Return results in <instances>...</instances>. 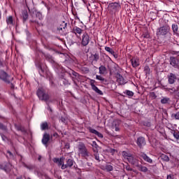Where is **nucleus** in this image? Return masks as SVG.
Listing matches in <instances>:
<instances>
[{
    "instance_id": "obj_1",
    "label": "nucleus",
    "mask_w": 179,
    "mask_h": 179,
    "mask_svg": "<svg viewBox=\"0 0 179 179\" xmlns=\"http://www.w3.org/2000/svg\"><path fill=\"white\" fill-rule=\"evenodd\" d=\"M78 155L82 156L83 157H86L89 156V152L87 151V148H86V145L83 143H79L78 145Z\"/></svg>"
},
{
    "instance_id": "obj_2",
    "label": "nucleus",
    "mask_w": 179,
    "mask_h": 179,
    "mask_svg": "<svg viewBox=\"0 0 179 179\" xmlns=\"http://www.w3.org/2000/svg\"><path fill=\"white\" fill-rule=\"evenodd\" d=\"M170 31V27L168 24L163 25L157 29V36H166Z\"/></svg>"
},
{
    "instance_id": "obj_3",
    "label": "nucleus",
    "mask_w": 179,
    "mask_h": 179,
    "mask_svg": "<svg viewBox=\"0 0 179 179\" xmlns=\"http://www.w3.org/2000/svg\"><path fill=\"white\" fill-rule=\"evenodd\" d=\"M0 79L5 82V83H10L13 80V78L10 77L6 72L3 70H0Z\"/></svg>"
},
{
    "instance_id": "obj_4",
    "label": "nucleus",
    "mask_w": 179,
    "mask_h": 179,
    "mask_svg": "<svg viewBox=\"0 0 179 179\" xmlns=\"http://www.w3.org/2000/svg\"><path fill=\"white\" fill-rule=\"evenodd\" d=\"M0 170H3L6 173H10L12 170V164L8 162L1 163Z\"/></svg>"
},
{
    "instance_id": "obj_5",
    "label": "nucleus",
    "mask_w": 179,
    "mask_h": 179,
    "mask_svg": "<svg viewBox=\"0 0 179 179\" xmlns=\"http://www.w3.org/2000/svg\"><path fill=\"white\" fill-rule=\"evenodd\" d=\"M36 94L38 97H39L40 100L47 101L50 97L48 96V94L44 93V91L41 89H38L36 92Z\"/></svg>"
},
{
    "instance_id": "obj_6",
    "label": "nucleus",
    "mask_w": 179,
    "mask_h": 179,
    "mask_svg": "<svg viewBox=\"0 0 179 179\" xmlns=\"http://www.w3.org/2000/svg\"><path fill=\"white\" fill-rule=\"evenodd\" d=\"M53 162L56 163L59 166H62V169L65 170L66 165H64V158H53Z\"/></svg>"
},
{
    "instance_id": "obj_7",
    "label": "nucleus",
    "mask_w": 179,
    "mask_h": 179,
    "mask_svg": "<svg viewBox=\"0 0 179 179\" xmlns=\"http://www.w3.org/2000/svg\"><path fill=\"white\" fill-rule=\"evenodd\" d=\"M170 65L173 66V68H177L179 69V61L178 59H176L174 57H170Z\"/></svg>"
},
{
    "instance_id": "obj_8",
    "label": "nucleus",
    "mask_w": 179,
    "mask_h": 179,
    "mask_svg": "<svg viewBox=\"0 0 179 179\" xmlns=\"http://www.w3.org/2000/svg\"><path fill=\"white\" fill-rule=\"evenodd\" d=\"M90 41V39L89 38V35L87 34V33H85L83 35V38H82V45L84 46L87 45V44H89Z\"/></svg>"
},
{
    "instance_id": "obj_9",
    "label": "nucleus",
    "mask_w": 179,
    "mask_h": 179,
    "mask_svg": "<svg viewBox=\"0 0 179 179\" xmlns=\"http://www.w3.org/2000/svg\"><path fill=\"white\" fill-rule=\"evenodd\" d=\"M136 143L138 146H139L140 148H143V146H145V145H146V141H145V138L143 137H139L137 139Z\"/></svg>"
},
{
    "instance_id": "obj_10",
    "label": "nucleus",
    "mask_w": 179,
    "mask_h": 179,
    "mask_svg": "<svg viewBox=\"0 0 179 179\" xmlns=\"http://www.w3.org/2000/svg\"><path fill=\"white\" fill-rule=\"evenodd\" d=\"M117 82L119 85H125L127 83V80L120 74H117Z\"/></svg>"
},
{
    "instance_id": "obj_11",
    "label": "nucleus",
    "mask_w": 179,
    "mask_h": 179,
    "mask_svg": "<svg viewBox=\"0 0 179 179\" xmlns=\"http://www.w3.org/2000/svg\"><path fill=\"white\" fill-rule=\"evenodd\" d=\"M22 17L23 23H26L27 20L29 19V13H27V10H24L22 12Z\"/></svg>"
},
{
    "instance_id": "obj_12",
    "label": "nucleus",
    "mask_w": 179,
    "mask_h": 179,
    "mask_svg": "<svg viewBox=\"0 0 179 179\" xmlns=\"http://www.w3.org/2000/svg\"><path fill=\"white\" fill-rule=\"evenodd\" d=\"M131 62L133 68H138L139 66L140 63H139V59L138 58H132L131 59Z\"/></svg>"
},
{
    "instance_id": "obj_13",
    "label": "nucleus",
    "mask_w": 179,
    "mask_h": 179,
    "mask_svg": "<svg viewBox=\"0 0 179 179\" xmlns=\"http://www.w3.org/2000/svg\"><path fill=\"white\" fill-rule=\"evenodd\" d=\"M49 141H50V134L45 133L42 138V143L43 145H47V143H48Z\"/></svg>"
},
{
    "instance_id": "obj_14",
    "label": "nucleus",
    "mask_w": 179,
    "mask_h": 179,
    "mask_svg": "<svg viewBox=\"0 0 179 179\" xmlns=\"http://www.w3.org/2000/svg\"><path fill=\"white\" fill-rule=\"evenodd\" d=\"M140 156L143 159V160H145V162H147V163H153V160L146 155V154L141 153Z\"/></svg>"
},
{
    "instance_id": "obj_15",
    "label": "nucleus",
    "mask_w": 179,
    "mask_h": 179,
    "mask_svg": "<svg viewBox=\"0 0 179 179\" xmlns=\"http://www.w3.org/2000/svg\"><path fill=\"white\" fill-rule=\"evenodd\" d=\"M6 22L8 26H15V22H13V17L10 15L6 19Z\"/></svg>"
},
{
    "instance_id": "obj_16",
    "label": "nucleus",
    "mask_w": 179,
    "mask_h": 179,
    "mask_svg": "<svg viewBox=\"0 0 179 179\" xmlns=\"http://www.w3.org/2000/svg\"><path fill=\"white\" fill-rule=\"evenodd\" d=\"M89 131L91 134H94V135H96V136H98L99 138H103V134L97 131V130L92 128H90Z\"/></svg>"
},
{
    "instance_id": "obj_17",
    "label": "nucleus",
    "mask_w": 179,
    "mask_h": 179,
    "mask_svg": "<svg viewBox=\"0 0 179 179\" xmlns=\"http://www.w3.org/2000/svg\"><path fill=\"white\" fill-rule=\"evenodd\" d=\"M73 31L76 36H80V34H82V31H83V30H82V29H80L78 27H75L73 29Z\"/></svg>"
},
{
    "instance_id": "obj_18",
    "label": "nucleus",
    "mask_w": 179,
    "mask_h": 179,
    "mask_svg": "<svg viewBox=\"0 0 179 179\" xmlns=\"http://www.w3.org/2000/svg\"><path fill=\"white\" fill-rule=\"evenodd\" d=\"M176 79H177V78L176 77V75L174 73H170V76H169V83L171 85H173V83H174V82H176Z\"/></svg>"
},
{
    "instance_id": "obj_19",
    "label": "nucleus",
    "mask_w": 179,
    "mask_h": 179,
    "mask_svg": "<svg viewBox=\"0 0 179 179\" xmlns=\"http://www.w3.org/2000/svg\"><path fill=\"white\" fill-rule=\"evenodd\" d=\"M105 50L109 52V54H111V55L114 56L115 58H117V55L115 54V52H114V50L110 48V47H105Z\"/></svg>"
},
{
    "instance_id": "obj_20",
    "label": "nucleus",
    "mask_w": 179,
    "mask_h": 179,
    "mask_svg": "<svg viewBox=\"0 0 179 179\" xmlns=\"http://www.w3.org/2000/svg\"><path fill=\"white\" fill-rule=\"evenodd\" d=\"M92 90L94 92H96V93H98V94H100L101 96H103V92L99 89L96 85H93L92 87Z\"/></svg>"
},
{
    "instance_id": "obj_21",
    "label": "nucleus",
    "mask_w": 179,
    "mask_h": 179,
    "mask_svg": "<svg viewBox=\"0 0 179 179\" xmlns=\"http://www.w3.org/2000/svg\"><path fill=\"white\" fill-rule=\"evenodd\" d=\"M99 69V73L101 75H104L107 71V69L104 66H101Z\"/></svg>"
},
{
    "instance_id": "obj_22",
    "label": "nucleus",
    "mask_w": 179,
    "mask_h": 179,
    "mask_svg": "<svg viewBox=\"0 0 179 179\" xmlns=\"http://www.w3.org/2000/svg\"><path fill=\"white\" fill-rule=\"evenodd\" d=\"M36 17L39 20H43V14L40 11L35 10Z\"/></svg>"
},
{
    "instance_id": "obj_23",
    "label": "nucleus",
    "mask_w": 179,
    "mask_h": 179,
    "mask_svg": "<svg viewBox=\"0 0 179 179\" xmlns=\"http://www.w3.org/2000/svg\"><path fill=\"white\" fill-rule=\"evenodd\" d=\"M138 170H139V171H143V173H146V171H148V168L142 165H138Z\"/></svg>"
},
{
    "instance_id": "obj_24",
    "label": "nucleus",
    "mask_w": 179,
    "mask_h": 179,
    "mask_svg": "<svg viewBox=\"0 0 179 179\" xmlns=\"http://www.w3.org/2000/svg\"><path fill=\"white\" fill-rule=\"evenodd\" d=\"M41 128L42 131H45V129H48V123H47V122L42 123L41 125Z\"/></svg>"
},
{
    "instance_id": "obj_25",
    "label": "nucleus",
    "mask_w": 179,
    "mask_h": 179,
    "mask_svg": "<svg viewBox=\"0 0 179 179\" xmlns=\"http://www.w3.org/2000/svg\"><path fill=\"white\" fill-rule=\"evenodd\" d=\"M65 27H66V23L62 22L59 27H57V30L61 31L62 30H65Z\"/></svg>"
},
{
    "instance_id": "obj_26",
    "label": "nucleus",
    "mask_w": 179,
    "mask_h": 179,
    "mask_svg": "<svg viewBox=\"0 0 179 179\" xmlns=\"http://www.w3.org/2000/svg\"><path fill=\"white\" fill-rule=\"evenodd\" d=\"M17 131H21V132H24V134H26V132H27V131L26 130L24 127H23L22 125L17 126Z\"/></svg>"
},
{
    "instance_id": "obj_27",
    "label": "nucleus",
    "mask_w": 179,
    "mask_h": 179,
    "mask_svg": "<svg viewBox=\"0 0 179 179\" xmlns=\"http://www.w3.org/2000/svg\"><path fill=\"white\" fill-rule=\"evenodd\" d=\"M144 72L146 76H149V75H150V68H149V66H145L144 67Z\"/></svg>"
},
{
    "instance_id": "obj_28",
    "label": "nucleus",
    "mask_w": 179,
    "mask_h": 179,
    "mask_svg": "<svg viewBox=\"0 0 179 179\" xmlns=\"http://www.w3.org/2000/svg\"><path fill=\"white\" fill-rule=\"evenodd\" d=\"M127 160L129 163H131V164H135V159H134V157L132 155H129L127 157Z\"/></svg>"
},
{
    "instance_id": "obj_29",
    "label": "nucleus",
    "mask_w": 179,
    "mask_h": 179,
    "mask_svg": "<svg viewBox=\"0 0 179 179\" xmlns=\"http://www.w3.org/2000/svg\"><path fill=\"white\" fill-rule=\"evenodd\" d=\"M69 75H71L73 79H78L79 78V73L75 71H71V73H70Z\"/></svg>"
},
{
    "instance_id": "obj_30",
    "label": "nucleus",
    "mask_w": 179,
    "mask_h": 179,
    "mask_svg": "<svg viewBox=\"0 0 179 179\" xmlns=\"http://www.w3.org/2000/svg\"><path fill=\"white\" fill-rule=\"evenodd\" d=\"M161 159H162V160H164V162H169L170 161V158L169 157V156H167L164 154H162L161 155Z\"/></svg>"
},
{
    "instance_id": "obj_31",
    "label": "nucleus",
    "mask_w": 179,
    "mask_h": 179,
    "mask_svg": "<svg viewBox=\"0 0 179 179\" xmlns=\"http://www.w3.org/2000/svg\"><path fill=\"white\" fill-rule=\"evenodd\" d=\"M29 23H34V24H37L38 26H40L41 24V22L40 21H38V20H34V18L29 20Z\"/></svg>"
},
{
    "instance_id": "obj_32",
    "label": "nucleus",
    "mask_w": 179,
    "mask_h": 179,
    "mask_svg": "<svg viewBox=\"0 0 179 179\" xmlns=\"http://www.w3.org/2000/svg\"><path fill=\"white\" fill-rule=\"evenodd\" d=\"M104 170H106V171H113V166L110 164H106L105 166Z\"/></svg>"
},
{
    "instance_id": "obj_33",
    "label": "nucleus",
    "mask_w": 179,
    "mask_h": 179,
    "mask_svg": "<svg viewBox=\"0 0 179 179\" xmlns=\"http://www.w3.org/2000/svg\"><path fill=\"white\" fill-rule=\"evenodd\" d=\"M38 72H39V74L41 75V76H44V73H45V71H44V69H43V67L41 66H38Z\"/></svg>"
},
{
    "instance_id": "obj_34",
    "label": "nucleus",
    "mask_w": 179,
    "mask_h": 179,
    "mask_svg": "<svg viewBox=\"0 0 179 179\" xmlns=\"http://www.w3.org/2000/svg\"><path fill=\"white\" fill-rule=\"evenodd\" d=\"M170 101V99L166 97V98H162L161 99V103L162 104H167L169 101Z\"/></svg>"
},
{
    "instance_id": "obj_35",
    "label": "nucleus",
    "mask_w": 179,
    "mask_h": 179,
    "mask_svg": "<svg viewBox=\"0 0 179 179\" xmlns=\"http://www.w3.org/2000/svg\"><path fill=\"white\" fill-rule=\"evenodd\" d=\"M172 29L173 33H177L178 31V25L177 24H172Z\"/></svg>"
},
{
    "instance_id": "obj_36",
    "label": "nucleus",
    "mask_w": 179,
    "mask_h": 179,
    "mask_svg": "<svg viewBox=\"0 0 179 179\" xmlns=\"http://www.w3.org/2000/svg\"><path fill=\"white\" fill-rule=\"evenodd\" d=\"M0 129H1V131H8V127L5 124L0 122Z\"/></svg>"
},
{
    "instance_id": "obj_37",
    "label": "nucleus",
    "mask_w": 179,
    "mask_h": 179,
    "mask_svg": "<svg viewBox=\"0 0 179 179\" xmlns=\"http://www.w3.org/2000/svg\"><path fill=\"white\" fill-rule=\"evenodd\" d=\"M45 57L46 59H48V61H50V62H52H52H53V63L55 62H54L53 59H52V56L46 55Z\"/></svg>"
},
{
    "instance_id": "obj_38",
    "label": "nucleus",
    "mask_w": 179,
    "mask_h": 179,
    "mask_svg": "<svg viewBox=\"0 0 179 179\" xmlns=\"http://www.w3.org/2000/svg\"><path fill=\"white\" fill-rule=\"evenodd\" d=\"M126 94L129 96V97H132L134 96V92L132 91L126 90Z\"/></svg>"
},
{
    "instance_id": "obj_39",
    "label": "nucleus",
    "mask_w": 179,
    "mask_h": 179,
    "mask_svg": "<svg viewBox=\"0 0 179 179\" xmlns=\"http://www.w3.org/2000/svg\"><path fill=\"white\" fill-rule=\"evenodd\" d=\"M99 58H100V56L99 55V54L95 53L94 55V61H99Z\"/></svg>"
},
{
    "instance_id": "obj_40",
    "label": "nucleus",
    "mask_w": 179,
    "mask_h": 179,
    "mask_svg": "<svg viewBox=\"0 0 179 179\" xmlns=\"http://www.w3.org/2000/svg\"><path fill=\"white\" fill-rule=\"evenodd\" d=\"M96 78L97 80H101V82H104V78L101 77V76L96 75Z\"/></svg>"
},
{
    "instance_id": "obj_41",
    "label": "nucleus",
    "mask_w": 179,
    "mask_h": 179,
    "mask_svg": "<svg viewBox=\"0 0 179 179\" xmlns=\"http://www.w3.org/2000/svg\"><path fill=\"white\" fill-rule=\"evenodd\" d=\"M0 136L1 137L2 141H3L4 142L6 141V139H8V138L2 133H0Z\"/></svg>"
},
{
    "instance_id": "obj_42",
    "label": "nucleus",
    "mask_w": 179,
    "mask_h": 179,
    "mask_svg": "<svg viewBox=\"0 0 179 179\" xmlns=\"http://www.w3.org/2000/svg\"><path fill=\"white\" fill-rule=\"evenodd\" d=\"M173 135L174 138H176V139H178V140L179 139V134L178 133L173 131Z\"/></svg>"
},
{
    "instance_id": "obj_43",
    "label": "nucleus",
    "mask_w": 179,
    "mask_h": 179,
    "mask_svg": "<svg viewBox=\"0 0 179 179\" xmlns=\"http://www.w3.org/2000/svg\"><path fill=\"white\" fill-rule=\"evenodd\" d=\"M91 145L93 148H95V149H97V148H99V145H97V143H96V141H92V143Z\"/></svg>"
},
{
    "instance_id": "obj_44",
    "label": "nucleus",
    "mask_w": 179,
    "mask_h": 179,
    "mask_svg": "<svg viewBox=\"0 0 179 179\" xmlns=\"http://www.w3.org/2000/svg\"><path fill=\"white\" fill-rule=\"evenodd\" d=\"M68 166L69 167H71V166H73V161H72V159H69L68 160Z\"/></svg>"
},
{
    "instance_id": "obj_45",
    "label": "nucleus",
    "mask_w": 179,
    "mask_h": 179,
    "mask_svg": "<svg viewBox=\"0 0 179 179\" xmlns=\"http://www.w3.org/2000/svg\"><path fill=\"white\" fill-rule=\"evenodd\" d=\"M123 156H124L127 159H128L129 156H131V154L127 152H123L122 153Z\"/></svg>"
},
{
    "instance_id": "obj_46",
    "label": "nucleus",
    "mask_w": 179,
    "mask_h": 179,
    "mask_svg": "<svg viewBox=\"0 0 179 179\" xmlns=\"http://www.w3.org/2000/svg\"><path fill=\"white\" fill-rule=\"evenodd\" d=\"M95 83H96V80H90V85H91L92 87H93V86H96L94 85Z\"/></svg>"
},
{
    "instance_id": "obj_47",
    "label": "nucleus",
    "mask_w": 179,
    "mask_h": 179,
    "mask_svg": "<svg viewBox=\"0 0 179 179\" xmlns=\"http://www.w3.org/2000/svg\"><path fill=\"white\" fill-rule=\"evenodd\" d=\"M8 85H10V89H15V84L14 83H7Z\"/></svg>"
},
{
    "instance_id": "obj_48",
    "label": "nucleus",
    "mask_w": 179,
    "mask_h": 179,
    "mask_svg": "<svg viewBox=\"0 0 179 179\" xmlns=\"http://www.w3.org/2000/svg\"><path fill=\"white\" fill-rule=\"evenodd\" d=\"M174 117H175L176 120H179V112L176 113L174 115Z\"/></svg>"
},
{
    "instance_id": "obj_49",
    "label": "nucleus",
    "mask_w": 179,
    "mask_h": 179,
    "mask_svg": "<svg viewBox=\"0 0 179 179\" xmlns=\"http://www.w3.org/2000/svg\"><path fill=\"white\" fill-rule=\"evenodd\" d=\"M62 81L63 82L64 85H67L68 84V81H66V80L62 78Z\"/></svg>"
},
{
    "instance_id": "obj_50",
    "label": "nucleus",
    "mask_w": 179,
    "mask_h": 179,
    "mask_svg": "<svg viewBox=\"0 0 179 179\" xmlns=\"http://www.w3.org/2000/svg\"><path fill=\"white\" fill-rule=\"evenodd\" d=\"M112 6H114L115 8H117V6H120V5L117 3H113Z\"/></svg>"
},
{
    "instance_id": "obj_51",
    "label": "nucleus",
    "mask_w": 179,
    "mask_h": 179,
    "mask_svg": "<svg viewBox=\"0 0 179 179\" xmlns=\"http://www.w3.org/2000/svg\"><path fill=\"white\" fill-rule=\"evenodd\" d=\"M95 159L96 160H98L99 162H100V157H99V155H97V154L95 155Z\"/></svg>"
},
{
    "instance_id": "obj_52",
    "label": "nucleus",
    "mask_w": 179,
    "mask_h": 179,
    "mask_svg": "<svg viewBox=\"0 0 179 179\" xmlns=\"http://www.w3.org/2000/svg\"><path fill=\"white\" fill-rule=\"evenodd\" d=\"M25 167H27V169H29V170H32V169H33L32 166H27V165H26Z\"/></svg>"
},
{
    "instance_id": "obj_53",
    "label": "nucleus",
    "mask_w": 179,
    "mask_h": 179,
    "mask_svg": "<svg viewBox=\"0 0 179 179\" xmlns=\"http://www.w3.org/2000/svg\"><path fill=\"white\" fill-rule=\"evenodd\" d=\"M60 120H61L62 122H65V121H66V120L63 117H62Z\"/></svg>"
},
{
    "instance_id": "obj_54",
    "label": "nucleus",
    "mask_w": 179,
    "mask_h": 179,
    "mask_svg": "<svg viewBox=\"0 0 179 179\" xmlns=\"http://www.w3.org/2000/svg\"><path fill=\"white\" fill-rule=\"evenodd\" d=\"M7 153H8L10 156L13 157V154H12V152H10V151H7Z\"/></svg>"
},
{
    "instance_id": "obj_55",
    "label": "nucleus",
    "mask_w": 179,
    "mask_h": 179,
    "mask_svg": "<svg viewBox=\"0 0 179 179\" xmlns=\"http://www.w3.org/2000/svg\"><path fill=\"white\" fill-rule=\"evenodd\" d=\"M167 179H173V176H171V175H168Z\"/></svg>"
},
{
    "instance_id": "obj_56",
    "label": "nucleus",
    "mask_w": 179,
    "mask_h": 179,
    "mask_svg": "<svg viewBox=\"0 0 179 179\" xmlns=\"http://www.w3.org/2000/svg\"><path fill=\"white\" fill-rule=\"evenodd\" d=\"M38 160L39 162H41V155H39V156H38Z\"/></svg>"
},
{
    "instance_id": "obj_57",
    "label": "nucleus",
    "mask_w": 179,
    "mask_h": 179,
    "mask_svg": "<svg viewBox=\"0 0 179 179\" xmlns=\"http://www.w3.org/2000/svg\"><path fill=\"white\" fill-rule=\"evenodd\" d=\"M55 66L58 69V68H59V66L57 64H55Z\"/></svg>"
},
{
    "instance_id": "obj_58",
    "label": "nucleus",
    "mask_w": 179,
    "mask_h": 179,
    "mask_svg": "<svg viewBox=\"0 0 179 179\" xmlns=\"http://www.w3.org/2000/svg\"><path fill=\"white\" fill-rule=\"evenodd\" d=\"M16 179H22V176H18V177H17Z\"/></svg>"
},
{
    "instance_id": "obj_59",
    "label": "nucleus",
    "mask_w": 179,
    "mask_h": 179,
    "mask_svg": "<svg viewBox=\"0 0 179 179\" xmlns=\"http://www.w3.org/2000/svg\"><path fill=\"white\" fill-rule=\"evenodd\" d=\"M72 61H73V59H72L71 60L69 58V62H70V64H71V62H72Z\"/></svg>"
},
{
    "instance_id": "obj_60",
    "label": "nucleus",
    "mask_w": 179,
    "mask_h": 179,
    "mask_svg": "<svg viewBox=\"0 0 179 179\" xmlns=\"http://www.w3.org/2000/svg\"><path fill=\"white\" fill-rule=\"evenodd\" d=\"M115 131H120V129L118 127H115Z\"/></svg>"
},
{
    "instance_id": "obj_61",
    "label": "nucleus",
    "mask_w": 179,
    "mask_h": 179,
    "mask_svg": "<svg viewBox=\"0 0 179 179\" xmlns=\"http://www.w3.org/2000/svg\"><path fill=\"white\" fill-rule=\"evenodd\" d=\"M2 18V13H1V10H0V19Z\"/></svg>"
},
{
    "instance_id": "obj_62",
    "label": "nucleus",
    "mask_w": 179,
    "mask_h": 179,
    "mask_svg": "<svg viewBox=\"0 0 179 179\" xmlns=\"http://www.w3.org/2000/svg\"><path fill=\"white\" fill-rule=\"evenodd\" d=\"M48 110H50V111H52V110L50 107L48 108Z\"/></svg>"
},
{
    "instance_id": "obj_63",
    "label": "nucleus",
    "mask_w": 179,
    "mask_h": 179,
    "mask_svg": "<svg viewBox=\"0 0 179 179\" xmlns=\"http://www.w3.org/2000/svg\"><path fill=\"white\" fill-rule=\"evenodd\" d=\"M152 94H155V92H152Z\"/></svg>"
},
{
    "instance_id": "obj_64",
    "label": "nucleus",
    "mask_w": 179,
    "mask_h": 179,
    "mask_svg": "<svg viewBox=\"0 0 179 179\" xmlns=\"http://www.w3.org/2000/svg\"><path fill=\"white\" fill-rule=\"evenodd\" d=\"M28 179H31V178H28Z\"/></svg>"
}]
</instances>
